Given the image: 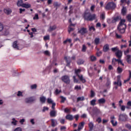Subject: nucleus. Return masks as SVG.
Wrapping results in <instances>:
<instances>
[{"instance_id": "1", "label": "nucleus", "mask_w": 131, "mask_h": 131, "mask_svg": "<svg viewBox=\"0 0 131 131\" xmlns=\"http://www.w3.org/2000/svg\"><path fill=\"white\" fill-rule=\"evenodd\" d=\"M83 18L86 21H92L97 19V15L95 14H92L91 12H85Z\"/></svg>"}, {"instance_id": "2", "label": "nucleus", "mask_w": 131, "mask_h": 131, "mask_svg": "<svg viewBox=\"0 0 131 131\" xmlns=\"http://www.w3.org/2000/svg\"><path fill=\"white\" fill-rule=\"evenodd\" d=\"M123 104V100L122 99H120L118 102V105L119 107H120L121 111H122L123 112H124L125 111V108L126 109H129V107H131V101H129L127 102V106H125L124 105H122Z\"/></svg>"}, {"instance_id": "3", "label": "nucleus", "mask_w": 131, "mask_h": 131, "mask_svg": "<svg viewBox=\"0 0 131 131\" xmlns=\"http://www.w3.org/2000/svg\"><path fill=\"white\" fill-rule=\"evenodd\" d=\"M116 8V4L114 2H108L105 6V9L107 11H110V10H114Z\"/></svg>"}, {"instance_id": "4", "label": "nucleus", "mask_w": 131, "mask_h": 131, "mask_svg": "<svg viewBox=\"0 0 131 131\" xmlns=\"http://www.w3.org/2000/svg\"><path fill=\"white\" fill-rule=\"evenodd\" d=\"M126 28V25H118L117 29L119 30L120 33H124L125 32V29Z\"/></svg>"}, {"instance_id": "5", "label": "nucleus", "mask_w": 131, "mask_h": 131, "mask_svg": "<svg viewBox=\"0 0 131 131\" xmlns=\"http://www.w3.org/2000/svg\"><path fill=\"white\" fill-rule=\"evenodd\" d=\"M127 119H128V117L125 114H121L119 116V120H120V121H124L125 122V121H127Z\"/></svg>"}, {"instance_id": "6", "label": "nucleus", "mask_w": 131, "mask_h": 131, "mask_svg": "<svg viewBox=\"0 0 131 131\" xmlns=\"http://www.w3.org/2000/svg\"><path fill=\"white\" fill-rule=\"evenodd\" d=\"M115 85L120 86L121 88L122 86V83L121 82V79H120V76H118L117 78V81L114 82Z\"/></svg>"}, {"instance_id": "7", "label": "nucleus", "mask_w": 131, "mask_h": 131, "mask_svg": "<svg viewBox=\"0 0 131 131\" xmlns=\"http://www.w3.org/2000/svg\"><path fill=\"white\" fill-rule=\"evenodd\" d=\"M34 101H35V98H34V97H30L25 99V103L27 104L33 103Z\"/></svg>"}, {"instance_id": "8", "label": "nucleus", "mask_w": 131, "mask_h": 131, "mask_svg": "<svg viewBox=\"0 0 131 131\" xmlns=\"http://www.w3.org/2000/svg\"><path fill=\"white\" fill-rule=\"evenodd\" d=\"M87 32H88V29L84 27L81 28L78 31V33L81 34V35H84V34H86Z\"/></svg>"}, {"instance_id": "9", "label": "nucleus", "mask_w": 131, "mask_h": 131, "mask_svg": "<svg viewBox=\"0 0 131 131\" xmlns=\"http://www.w3.org/2000/svg\"><path fill=\"white\" fill-rule=\"evenodd\" d=\"M115 55L118 59H121L122 57V51H121V50H119L115 53Z\"/></svg>"}, {"instance_id": "10", "label": "nucleus", "mask_w": 131, "mask_h": 131, "mask_svg": "<svg viewBox=\"0 0 131 131\" xmlns=\"http://www.w3.org/2000/svg\"><path fill=\"white\" fill-rule=\"evenodd\" d=\"M125 60L128 64H131V55L128 54L125 56Z\"/></svg>"}, {"instance_id": "11", "label": "nucleus", "mask_w": 131, "mask_h": 131, "mask_svg": "<svg viewBox=\"0 0 131 131\" xmlns=\"http://www.w3.org/2000/svg\"><path fill=\"white\" fill-rule=\"evenodd\" d=\"M78 77L79 79H80V81H81V82L82 83H85L86 82V80H85V78H84L83 77V75H80Z\"/></svg>"}, {"instance_id": "12", "label": "nucleus", "mask_w": 131, "mask_h": 131, "mask_svg": "<svg viewBox=\"0 0 131 131\" xmlns=\"http://www.w3.org/2000/svg\"><path fill=\"white\" fill-rule=\"evenodd\" d=\"M66 119L69 120V121H72L74 119V118L72 115L68 114L66 115Z\"/></svg>"}, {"instance_id": "13", "label": "nucleus", "mask_w": 131, "mask_h": 131, "mask_svg": "<svg viewBox=\"0 0 131 131\" xmlns=\"http://www.w3.org/2000/svg\"><path fill=\"white\" fill-rule=\"evenodd\" d=\"M109 51V45L106 44L103 46V51L104 53H107Z\"/></svg>"}, {"instance_id": "14", "label": "nucleus", "mask_w": 131, "mask_h": 131, "mask_svg": "<svg viewBox=\"0 0 131 131\" xmlns=\"http://www.w3.org/2000/svg\"><path fill=\"white\" fill-rule=\"evenodd\" d=\"M98 104H105V103H106V99H105V98H100L98 100Z\"/></svg>"}, {"instance_id": "15", "label": "nucleus", "mask_w": 131, "mask_h": 131, "mask_svg": "<svg viewBox=\"0 0 131 131\" xmlns=\"http://www.w3.org/2000/svg\"><path fill=\"white\" fill-rule=\"evenodd\" d=\"M117 62L118 63V59L115 58H113L112 64L113 66H116V65H117Z\"/></svg>"}, {"instance_id": "16", "label": "nucleus", "mask_w": 131, "mask_h": 131, "mask_svg": "<svg viewBox=\"0 0 131 131\" xmlns=\"http://www.w3.org/2000/svg\"><path fill=\"white\" fill-rule=\"evenodd\" d=\"M57 29V26L54 25L53 26H50L49 27V29L48 30V31L49 32H52V31H54V30H56Z\"/></svg>"}, {"instance_id": "17", "label": "nucleus", "mask_w": 131, "mask_h": 131, "mask_svg": "<svg viewBox=\"0 0 131 131\" xmlns=\"http://www.w3.org/2000/svg\"><path fill=\"white\" fill-rule=\"evenodd\" d=\"M114 118H115V117L114 116H112L111 117V119H112V120L111 121V122L113 125V126H116V125H117V122L116 121L114 123V120L113 119H114Z\"/></svg>"}, {"instance_id": "18", "label": "nucleus", "mask_w": 131, "mask_h": 131, "mask_svg": "<svg viewBox=\"0 0 131 131\" xmlns=\"http://www.w3.org/2000/svg\"><path fill=\"white\" fill-rule=\"evenodd\" d=\"M88 126L89 127V131H92L94 129V123H93V122H89Z\"/></svg>"}, {"instance_id": "19", "label": "nucleus", "mask_w": 131, "mask_h": 131, "mask_svg": "<svg viewBox=\"0 0 131 131\" xmlns=\"http://www.w3.org/2000/svg\"><path fill=\"white\" fill-rule=\"evenodd\" d=\"M56 114H57V112L55 110L51 111L50 113V116L51 117H56Z\"/></svg>"}, {"instance_id": "20", "label": "nucleus", "mask_w": 131, "mask_h": 131, "mask_svg": "<svg viewBox=\"0 0 131 131\" xmlns=\"http://www.w3.org/2000/svg\"><path fill=\"white\" fill-rule=\"evenodd\" d=\"M12 47L14 48V49L19 50V46H18V41H14L13 43Z\"/></svg>"}, {"instance_id": "21", "label": "nucleus", "mask_w": 131, "mask_h": 131, "mask_svg": "<svg viewBox=\"0 0 131 131\" xmlns=\"http://www.w3.org/2000/svg\"><path fill=\"white\" fill-rule=\"evenodd\" d=\"M58 124V123L57 122H55V120L54 119H51V126L52 127H55Z\"/></svg>"}, {"instance_id": "22", "label": "nucleus", "mask_w": 131, "mask_h": 131, "mask_svg": "<svg viewBox=\"0 0 131 131\" xmlns=\"http://www.w3.org/2000/svg\"><path fill=\"white\" fill-rule=\"evenodd\" d=\"M22 8H25L26 9H29V8H31V5L29 4H25V3L23 4Z\"/></svg>"}, {"instance_id": "23", "label": "nucleus", "mask_w": 131, "mask_h": 131, "mask_svg": "<svg viewBox=\"0 0 131 131\" xmlns=\"http://www.w3.org/2000/svg\"><path fill=\"white\" fill-rule=\"evenodd\" d=\"M111 51L113 53H115V52L116 53L117 52L119 51V48H118V47H114L111 48Z\"/></svg>"}, {"instance_id": "24", "label": "nucleus", "mask_w": 131, "mask_h": 131, "mask_svg": "<svg viewBox=\"0 0 131 131\" xmlns=\"http://www.w3.org/2000/svg\"><path fill=\"white\" fill-rule=\"evenodd\" d=\"M17 5L18 7H22L23 6V0H18Z\"/></svg>"}, {"instance_id": "25", "label": "nucleus", "mask_w": 131, "mask_h": 131, "mask_svg": "<svg viewBox=\"0 0 131 131\" xmlns=\"http://www.w3.org/2000/svg\"><path fill=\"white\" fill-rule=\"evenodd\" d=\"M94 43L96 46H98L100 43V38H95L94 40Z\"/></svg>"}, {"instance_id": "26", "label": "nucleus", "mask_w": 131, "mask_h": 131, "mask_svg": "<svg viewBox=\"0 0 131 131\" xmlns=\"http://www.w3.org/2000/svg\"><path fill=\"white\" fill-rule=\"evenodd\" d=\"M81 72V70L80 69H77L75 70V74H76V76H79L80 75H79V73Z\"/></svg>"}, {"instance_id": "27", "label": "nucleus", "mask_w": 131, "mask_h": 131, "mask_svg": "<svg viewBox=\"0 0 131 131\" xmlns=\"http://www.w3.org/2000/svg\"><path fill=\"white\" fill-rule=\"evenodd\" d=\"M77 63L78 65H82V64L84 63V60L81 59H79L77 60Z\"/></svg>"}, {"instance_id": "28", "label": "nucleus", "mask_w": 131, "mask_h": 131, "mask_svg": "<svg viewBox=\"0 0 131 131\" xmlns=\"http://www.w3.org/2000/svg\"><path fill=\"white\" fill-rule=\"evenodd\" d=\"M40 101L42 104L46 103V97L44 96L40 97Z\"/></svg>"}, {"instance_id": "29", "label": "nucleus", "mask_w": 131, "mask_h": 131, "mask_svg": "<svg viewBox=\"0 0 131 131\" xmlns=\"http://www.w3.org/2000/svg\"><path fill=\"white\" fill-rule=\"evenodd\" d=\"M4 13H5V14H7V15H10V14H11V13H12V11L10 9H4Z\"/></svg>"}, {"instance_id": "30", "label": "nucleus", "mask_w": 131, "mask_h": 131, "mask_svg": "<svg viewBox=\"0 0 131 131\" xmlns=\"http://www.w3.org/2000/svg\"><path fill=\"white\" fill-rule=\"evenodd\" d=\"M121 13L123 16L126 14V8L125 7H123L121 10Z\"/></svg>"}, {"instance_id": "31", "label": "nucleus", "mask_w": 131, "mask_h": 131, "mask_svg": "<svg viewBox=\"0 0 131 131\" xmlns=\"http://www.w3.org/2000/svg\"><path fill=\"white\" fill-rule=\"evenodd\" d=\"M123 70L120 67H118L117 69V72L119 74L122 73Z\"/></svg>"}, {"instance_id": "32", "label": "nucleus", "mask_w": 131, "mask_h": 131, "mask_svg": "<svg viewBox=\"0 0 131 131\" xmlns=\"http://www.w3.org/2000/svg\"><path fill=\"white\" fill-rule=\"evenodd\" d=\"M80 101H84V97H79L77 99V102H79Z\"/></svg>"}, {"instance_id": "33", "label": "nucleus", "mask_w": 131, "mask_h": 131, "mask_svg": "<svg viewBox=\"0 0 131 131\" xmlns=\"http://www.w3.org/2000/svg\"><path fill=\"white\" fill-rule=\"evenodd\" d=\"M97 100L96 99H93L91 101L90 104L92 106H95L96 105V102Z\"/></svg>"}, {"instance_id": "34", "label": "nucleus", "mask_w": 131, "mask_h": 131, "mask_svg": "<svg viewBox=\"0 0 131 131\" xmlns=\"http://www.w3.org/2000/svg\"><path fill=\"white\" fill-rule=\"evenodd\" d=\"M90 60H91V61H92V62H94V61H96V60H97V57H96V56H93V55L91 56Z\"/></svg>"}, {"instance_id": "35", "label": "nucleus", "mask_w": 131, "mask_h": 131, "mask_svg": "<svg viewBox=\"0 0 131 131\" xmlns=\"http://www.w3.org/2000/svg\"><path fill=\"white\" fill-rule=\"evenodd\" d=\"M118 64H120L122 66H124V63L122 62V60H121V58L118 59Z\"/></svg>"}, {"instance_id": "36", "label": "nucleus", "mask_w": 131, "mask_h": 131, "mask_svg": "<svg viewBox=\"0 0 131 131\" xmlns=\"http://www.w3.org/2000/svg\"><path fill=\"white\" fill-rule=\"evenodd\" d=\"M126 19L128 22L131 23V14H128L126 16Z\"/></svg>"}, {"instance_id": "37", "label": "nucleus", "mask_w": 131, "mask_h": 131, "mask_svg": "<svg viewBox=\"0 0 131 131\" xmlns=\"http://www.w3.org/2000/svg\"><path fill=\"white\" fill-rule=\"evenodd\" d=\"M75 30V28H72L71 26H69V29H68V32L69 33L71 32V31H73Z\"/></svg>"}, {"instance_id": "38", "label": "nucleus", "mask_w": 131, "mask_h": 131, "mask_svg": "<svg viewBox=\"0 0 131 131\" xmlns=\"http://www.w3.org/2000/svg\"><path fill=\"white\" fill-rule=\"evenodd\" d=\"M124 23H125V19H121L119 25H125V24H124Z\"/></svg>"}, {"instance_id": "39", "label": "nucleus", "mask_w": 131, "mask_h": 131, "mask_svg": "<svg viewBox=\"0 0 131 131\" xmlns=\"http://www.w3.org/2000/svg\"><path fill=\"white\" fill-rule=\"evenodd\" d=\"M119 19V17H118V16L115 17L112 21V23H115V22H117Z\"/></svg>"}, {"instance_id": "40", "label": "nucleus", "mask_w": 131, "mask_h": 131, "mask_svg": "<svg viewBox=\"0 0 131 131\" xmlns=\"http://www.w3.org/2000/svg\"><path fill=\"white\" fill-rule=\"evenodd\" d=\"M94 112H95V113H100V110L98 108V107H95L94 108Z\"/></svg>"}, {"instance_id": "41", "label": "nucleus", "mask_w": 131, "mask_h": 131, "mask_svg": "<svg viewBox=\"0 0 131 131\" xmlns=\"http://www.w3.org/2000/svg\"><path fill=\"white\" fill-rule=\"evenodd\" d=\"M96 96V94L95 93V92L94 91L91 90V98H94Z\"/></svg>"}, {"instance_id": "42", "label": "nucleus", "mask_w": 131, "mask_h": 131, "mask_svg": "<svg viewBox=\"0 0 131 131\" xmlns=\"http://www.w3.org/2000/svg\"><path fill=\"white\" fill-rule=\"evenodd\" d=\"M43 53L46 56H51V53H50V52L49 51H48V50H46V51H44Z\"/></svg>"}, {"instance_id": "43", "label": "nucleus", "mask_w": 131, "mask_h": 131, "mask_svg": "<svg viewBox=\"0 0 131 131\" xmlns=\"http://www.w3.org/2000/svg\"><path fill=\"white\" fill-rule=\"evenodd\" d=\"M82 52H83L84 53L86 52V46H85L84 45L82 46Z\"/></svg>"}, {"instance_id": "44", "label": "nucleus", "mask_w": 131, "mask_h": 131, "mask_svg": "<svg viewBox=\"0 0 131 131\" xmlns=\"http://www.w3.org/2000/svg\"><path fill=\"white\" fill-rule=\"evenodd\" d=\"M37 88V85H36V84L31 85V90H35Z\"/></svg>"}, {"instance_id": "45", "label": "nucleus", "mask_w": 131, "mask_h": 131, "mask_svg": "<svg viewBox=\"0 0 131 131\" xmlns=\"http://www.w3.org/2000/svg\"><path fill=\"white\" fill-rule=\"evenodd\" d=\"M73 78L74 79V82L78 83V79H76V76H73Z\"/></svg>"}, {"instance_id": "46", "label": "nucleus", "mask_w": 131, "mask_h": 131, "mask_svg": "<svg viewBox=\"0 0 131 131\" xmlns=\"http://www.w3.org/2000/svg\"><path fill=\"white\" fill-rule=\"evenodd\" d=\"M129 53V48L127 49L126 51H124V54L125 56H127V54H128Z\"/></svg>"}, {"instance_id": "47", "label": "nucleus", "mask_w": 131, "mask_h": 131, "mask_svg": "<svg viewBox=\"0 0 131 131\" xmlns=\"http://www.w3.org/2000/svg\"><path fill=\"white\" fill-rule=\"evenodd\" d=\"M74 118L76 120V121H77L79 118V115L77 114V115H75L74 116Z\"/></svg>"}, {"instance_id": "48", "label": "nucleus", "mask_w": 131, "mask_h": 131, "mask_svg": "<svg viewBox=\"0 0 131 131\" xmlns=\"http://www.w3.org/2000/svg\"><path fill=\"white\" fill-rule=\"evenodd\" d=\"M68 83H70V79H69L68 76H66V84Z\"/></svg>"}, {"instance_id": "49", "label": "nucleus", "mask_w": 131, "mask_h": 131, "mask_svg": "<svg viewBox=\"0 0 131 131\" xmlns=\"http://www.w3.org/2000/svg\"><path fill=\"white\" fill-rule=\"evenodd\" d=\"M92 30H93V31H96V28L94 26H91L89 28V31H92Z\"/></svg>"}, {"instance_id": "50", "label": "nucleus", "mask_w": 131, "mask_h": 131, "mask_svg": "<svg viewBox=\"0 0 131 131\" xmlns=\"http://www.w3.org/2000/svg\"><path fill=\"white\" fill-rule=\"evenodd\" d=\"M54 6L56 8H58V7H60V4H59V3L58 2H55L54 3Z\"/></svg>"}, {"instance_id": "51", "label": "nucleus", "mask_w": 131, "mask_h": 131, "mask_svg": "<svg viewBox=\"0 0 131 131\" xmlns=\"http://www.w3.org/2000/svg\"><path fill=\"white\" fill-rule=\"evenodd\" d=\"M125 127H126V128H128V129L130 130L131 129V125L129 124H126L125 125Z\"/></svg>"}, {"instance_id": "52", "label": "nucleus", "mask_w": 131, "mask_h": 131, "mask_svg": "<svg viewBox=\"0 0 131 131\" xmlns=\"http://www.w3.org/2000/svg\"><path fill=\"white\" fill-rule=\"evenodd\" d=\"M4 30V25L0 23V32Z\"/></svg>"}, {"instance_id": "53", "label": "nucleus", "mask_w": 131, "mask_h": 131, "mask_svg": "<svg viewBox=\"0 0 131 131\" xmlns=\"http://www.w3.org/2000/svg\"><path fill=\"white\" fill-rule=\"evenodd\" d=\"M38 19H39L38 14H36L33 17V20H38Z\"/></svg>"}, {"instance_id": "54", "label": "nucleus", "mask_w": 131, "mask_h": 131, "mask_svg": "<svg viewBox=\"0 0 131 131\" xmlns=\"http://www.w3.org/2000/svg\"><path fill=\"white\" fill-rule=\"evenodd\" d=\"M47 102L49 104H53L54 102H53V100H52L51 99L48 98L47 99Z\"/></svg>"}, {"instance_id": "55", "label": "nucleus", "mask_w": 131, "mask_h": 131, "mask_svg": "<svg viewBox=\"0 0 131 131\" xmlns=\"http://www.w3.org/2000/svg\"><path fill=\"white\" fill-rule=\"evenodd\" d=\"M96 121L98 122V123H101L102 122V119H101L100 117H99L96 119Z\"/></svg>"}, {"instance_id": "56", "label": "nucleus", "mask_w": 131, "mask_h": 131, "mask_svg": "<svg viewBox=\"0 0 131 131\" xmlns=\"http://www.w3.org/2000/svg\"><path fill=\"white\" fill-rule=\"evenodd\" d=\"M100 18L102 20H104L105 19V13H102L100 15Z\"/></svg>"}, {"instance_id": "57", "label": "nucleus", "mask_w": 131, "mask_h": 131, "mask_svg": "<svg viewBox=\"0 0 131 131\" xmlns=\"http://www.w3.org/2000/svg\"><path fill=\"white\" fill-rule=\"evenodd\" d=\"M61 80L63 81V82H66V76H63L61 77Z\"/></svg>"}, {"instance_id": "58", "label": "nucleus", "mask_w": 131, "mask_h": 131, "mask_svg": "<svg viewBox=\"0 0 131 131\" xmlns=\"http://www.w3.org/2000/svg\"><path fill=\"white\" fill-rule=\"evenodd\" d=\"M25 9L19 8V14H22L23 12H25Z\"/></svg>"}, {"instance_id": "59", "label": "nucleus", "mask_w": 131, "mask_h": 131, "mask_svg": "<svg viewBox=\"0 0 131 131\" xmlns=\"http://www.w3.org/2000/svg\"><path fill=\"white\" fill-rule=\"evenodd\" d=\"M43 39H44V40H48L50 39V36H49V35L45 36L43 37Z\"/></svg>"}, {"instance_id": "60", "label": "nucleus", "mask_w": 131, "mask_h": 131, "mask_svg": "<svg viewBox=\"0 0 131 131\" xmlns=\"http://www.w3.org/2000/svg\"><path fill=\"white\" fill-rule=\"evenodd\" d=\"M61 99V103H64L65 102V100H66V98H64L63 96L60 97Z\"/></svg>"}, {"instance_id": "61", "label": "nucleus", "mask_w": 131, "mask_h": 131, "mask_svg": "<svg viewBox=\"0 0 131 131\" xmlns=\"http://www.w3.org/2000/svg\"><path fill=\"white\" fill-rule=\"evenodd\" d=\"M97 57H100L102 55V51H99L96 53Z\"/></svg>"}, {"instance_id": "62", "label": "nucleus", "mask_w": 131, "mask_h": 131, "mask_svg": "<svg viewBox=\"0 0 131 131\" xmlns=\"http://www.w3.org/2000/svg\"><path fill=\"white\" fill-rule=\"evenodd\" d=\"M61 93V90L59 91V90L56 89L55 90V93L56 95H58V94H60Z\"/></svg>"}, {"instance_id": "63", "label": "nucleus", "mask_w": 131, "mask_h": 131, "mask_svg": "<svg viewBox=\"0 0 131 131\" xmlns=\"http://www.w3.org/2000/svg\"><path fill=\"white\" fill-rule=\"evenodd\" d=\"M116 37H117V38L120 39L121 38V35H119L117 33H116Z\"/></svg>"}, {"instance_id": "64", "label": "nucleus", "mask_w": 131, "mask_h": 131, "mask_svg": "<svg viewBox=\"0 0 131 131\" xmlns=\"http://www.w3.org/2000/svg\"><path fill=\"white\" fill-rule=\"evenodd\" d=\"M14 131H22V128L21 127H17L15 129Z\"/></svg>"}]
</instances>
